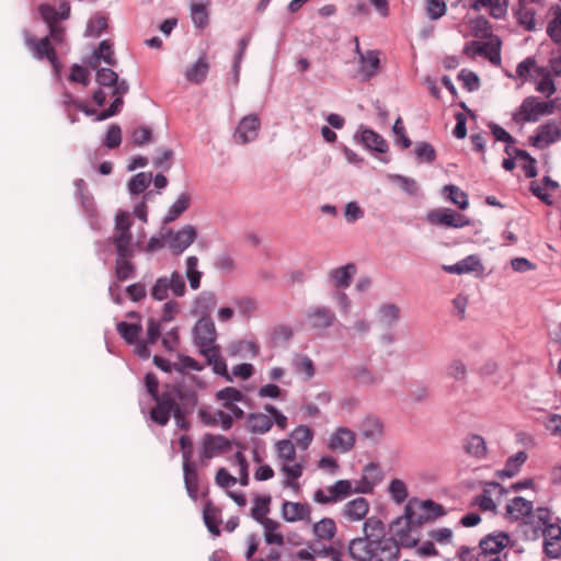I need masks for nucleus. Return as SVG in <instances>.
<instances>
[{
    "label": "nucleus",
    "mask_w": 561,
    "mask_h": 561,
    "mask_svg": "<svg viewBox=\"0 0 561 561\" xmlns=\"http://www.w3.org/2000/svg\"><path fill=\"white\" fill-rule=\"evenodd\" d=\"M153 400L156 401V407L150 411V417L161 426L168 424L178 401L186 408L196 407L198 402L196 391L182 383L168 386L161 396Z\"/></svg>",
    "instance_id": "nucleus-1"
},
{
    "label": "nucleus",
    "mask_w": 561,
    "mask_h": 561,
    "mask_svg": "<svg viewBox=\"0 0 561 561\" xmlns=\"http://www.w3.org/2000/svg\"><path fill=\"white\" fill-rule=\"evenodd\" d=\"M278 460L282 462L280 471L284 474L283 486L300 492L299 478L304 473V459L297 460L296 445L291 439H282L275 444Z\"/></svg>",
    "instance_id": "nucleus-2"
},
{
    "label": "nucleus",
    "mask_w": 561,
    "mask_h": 561,
    "mask_svg": "<svg viewBox=\"0 0 561 561\" xmlns=\"http://www.w3.org/2000/svg\"><path fill=\"white\" fill-rule=\"evenodd\" d=\"M387 553V559H397L398 546L391 539L374 541L368 538L353 539L348 546V554L355 561H370L376 556Z\"/></svg>",
    "instance_id": "nucleus-3"
},
{
    "label": "nucleus",
    "mask_w": 561,
    "mask_h": 561,
    "mask_svg": "<svg viewBox=\"0 0 561 561\" xmlns=\"http://www.w3.org/2000/svg\"><path fill=\"white\" fill-rule=\"evenodd\" d=\"M558 101L559 99L542 101L538 96H527L513 113V121L518 124L536 123L542 116L552 115L556 112Z\"/></svg>",
    "instance_id": "nucleus-4"
},
{
    "label": "nucleus",
    "mask_w": 561,
    "mask_h": 561,
    "mask_svg": "<svg viewBox=\"0 0 561 561\" xmlns=\"http://www.w3.org/2000/svg\"><path fill=\"white\" fill-rule=\"evenodd\" d=\"M445 515V508L431 500L420 501L412 499L404 510V519L409 527L422 525L423 523Z\"/></svg>",
    "instance_id": "nucleus-5"
},
{
    "label": "nucleus",
    "mask_w": 561,
    "mask_h": 561,
    "mask_svg": "<svg viewBox=\"0 0 561 561\" xmlns=\"http://www.w3.org/2000/svg\"><path fill=\"white\" fill-rule=\"evenodd\" d=\"M131 215L128 211L119 210L115 216L114 232L111 238L116 252L134 251Z\"/></svg>",
    "instance_id": "nucleus-6"
},
{
    "label": "nucleus",
    "mask_w": 561,
    "mask_h": 561,
    "mask_svg": "<svg viewBox=\"0 0 561 561\" xmlns=\"http://www.w3.org/2000/svg\"><path fill=\"white\" fill-rule=\"evenodd\" d=\"M169 290L176 297L185 295L186 287L182 275L174 271L170 276L159 277L151 288V297L156 300H164L169 296Z\"/></svg>",
    "instance_id": "nucleus-7"
},
{
    "label": "nucleus",
    "mask_w": 561,
    "mask_h": 561,
    "mask_svg": "<svg viewBox=\"0 0 561 561\" xmlns=\"http://www.w3.org/2000/svg\"><path fill=\"white\" fill-rule=\"evenodd\" d=\"M356 493L350 480H339L325 490L318 489L313 493V501L321 505L337 503Z\"/></svg>",
    "instance_id": "nucleus-8"
},
{
    "label": "nucleus",
    "mask_w": 561,
    "mask_h": 561,
    "mask_svg": "<svg viewBox=\"0 0 561 561\" xmlns=\"http://www.w3.org/2000/svg\"><path fill=\"white\" fill-rule=\"evenodd\" d=\"M217 331L211 318H199L194 327L195 343L199 347L201 354L206 348L219 347L215 344Z\"/></svg>",
    "instance_id": "nucleus-9"
},
{
    "label": "nucleus",
    "mask_w": 561,
    "mask_h": 561,
    "mask_svg": "<svg viewBox=\"0 0 561 561\" xmlns=\"http://www.w3.org/2000/svg\"><path fill=\"white\" fill-rule=\"evenodd\" d=\"M196 238L197 231L192 225H186L176 232L169 230L162 236V239H165V243L175 254L184 252Z\"/></svg>",
    "instance_id": "nucleus-10"
},
{
    "label": "nucleus",
    "mask_w": 561,
    "mask_h": 561,
    "mask_svg": "<svg viewBox=\"0 0 561 561\" xmlns=\"http://www.w3.org/2000/svg\"><path fill=\"white\" fill-rule=\"evenodd\" d=\"M230 448V442L221 435L205 434L202 440L201 463L207 461Z\"/></svg>",
    "instance_id": "nucleus-11"
},
{
    "label": "nucleus",
    "mask_w": 561,
    "mask_h": 561,
    "mask_svg": "<svg viewBox=\"0 0 561 561\" xmlns=\"http://www.w3.org/2000/svg\"><path fill=\"white\" fill-rule=\"evenodd\" d=\"M260 119L257 115L250 114L244 116L238 124L233 134L234 141L240 145H245L256 139L260 130Z\"/></svg>",
    "instance_id": "nucleus-12"
},
{
    "label": "nucleus",
    "mask_w": 561,
    "mask_h": 561,
    "mask_svg": "<svg viewBox=\"0 0 561 561\" xmlns=\"http://www.w3.org/2000/svg\"><path fill=\"white\" fill-rule=\"evenodd\" d=\"M280 516L287 523H310L311 506L308 503L284 501L280 506Z\"/></svg>",
    "instance_id": "nucleus-13"
},
{
    "label": "nucleus",
    "mask_w": 561,
    "mask_h": 561,
    "mask_svg": "<svg viewBox=\"0 0 561 561\" xmlns=\"http://www.w3.org/2000/svg\"><path fill=\"white\" fill-rule=\"evenodd\" d=\"M561 139V128L557 122L550 121L538 127L536 135L530 137L534 147L543 149Z\"/></svg>",
    "instance_id": "nucleus-14"
},
{
    "label": "nucleus",
    "mask_w": 561,
    "mask_h": 561,
    "mask_svg": "<svg viewBox=\"0 0 561 561\" xmlns=\"http://www.w3.org/2000/svg\"><path fill=\"white\" fill-rule=\"evenodd\" d=\"M428 220L435 225L453 228H462L469 225V219L465 215L449 208L433 210L428 215Z\"/></svg>",
    "instance_id": "nucleus-15"
},
{
    "label": "nucleus",
    "mask_w": 561,
    "mask_h": 561,
    "mask_svg": "<svg viewBox=\"0 0 561 561\" xmlns=\"http://www.w3.org/2000/svg\"><path fill=\"white\" fill-rule=\"evenodd\" d=\"M25 44L33 50L34 56L36 58H46L55 69L58 68L57 54L48 36H45L41 39L27 36L25 39Z\"/></svg>",
    "instance_id": "nucleus-16"
},
{
    "label": "nucleus",
    "mask_w": 561,
    "mask_h": 561,
    "mask_svg": "<svg viewBox=\"0 0 561 561\" xmlns=\"http://www.w3.org/2000/svg\"><path fill=\"white\" fill-rule=\"evenodd\" d=\"M510 543V536L506 533L500 531L485 536L480 540L479 550L480 556L495 557L500 556L501 551Z\"/></svg>",
    "instance_id": "nucleus-17"
},
{
    "label": "nucleus",
    "mask_w": 561,
    "mask_h": 561,
    "mask_svg": "<svg viewBox=\"0 0 561 561\" xmlns=\"http://www.w3.org/2000/svg\"><path fill=\"white\" fill-rule=\"evenodd\" d=\"M543 0H517L514 14L520 25L527 31H531L536 26V11L533 4H542Z\"/></svg>",
    "instance_id": "nucleus-18"
},
{
    "label": "nucleus",
    "mask_w": 561,
    "mask_h": 561,
    "mask_svg": "<svg viewBox=\"0 0 561 561\" xmlns=\"http://www.w3.org/2000/svg\"><path fill=\"white\" fill-rule=\"evenodd\" d=\"M356 440L355 433L347 427H337L329 438L328 448L333 451L347 453Z\"/></svg>",
    "instance_id": "nucleus-19"
},
{
    "label": "nucleus",
    "mask_w": 561,
    "mask_h": 561,
    "mask_svg": "<svg viewBox=\"0 0 561 561\" xmlns=\"http://www.w3.org/2000/svg\"><path fill=\"white\" fill-rule=\"evenodd\" d=\"M380 67V51L376 49L367 50L358 59V73L364 81L375 77Z\"/></svg>",
    "instance_id": "nucleus-20"
},
{
    "label": "nucleus",
    "mask_w": 561,
    "mask_h": 561,
    "mask_svg": "<svg viewBox=\"0 0 561 561\" xmlns=\"http://www.w3.org/2000/svg\"><path fill=\"white\" fill-rule=\"evenodd\" d=\"M217 305L218 298L214 291H202L193 301L192 313L199 318H211Z\"/></svg>",
    "instance_id": "nucleus-21"
},
{
    "label": "nucleus",
    "mask_w": 561,
    "mask_h": 561,
    "mask_svg": "<svg viewBox=\"0 0 561 561\" xmlns=\"http://www.w3.org/2000/svg\"><path fill=\"white\" fill-rule=\"evenodd\" d=\"M545 551L551 558L561 556V526L559 524H549L543 529Z\"/></svg>",
    "instance_id": "nucleus-22"
},
{
    "label": "nucleus",
    "mask_w": 561,
    "mask_h": 561,
    "mask_svg": "<svg viewBox=\"0 0 561 561\" xmlns=\"http://www.w3.org/2000/svg\"><path fill=\"white\" fill-rule=\"evenodd\" d=\"M341 512L348 522H359L369 512V503L365 497H356L345 503Z\"/></svg>",
    "instance_id": "nucleus-23"
},
{
    "label": "nucleus",
    "mask_w": 561,
    "mask_h": 561,
    "mask_svg": "<svg viewBox=\"0 0 561 561\" xmlns=\"http://www.w3.org/2000/svg\"><path fill=\"white\" fill-rule=\"evenodd\" d=\"M381 480L379 467L376 463H368L364 468V474L362 479L354 486L356 493H370Z\"/></svg>",
    "instance_id": "nucleus-24"
},
{
    "label": "nucleus",
    "mask_w": 561,
    "mask_h": 561,
    "mask_svg": "<svg viewBox=\"0 0 561 561\" xmlns=\"http://www.w3.org/2000/svg\"><path fill=\"white\" fill-rule=\"evenodd\" d=\"M209 69L207 57L203 55L185 70L184 76L188 82L201 84L206 80Z\"/></svg>",
    "instance_id": "nucleus-25"
},
{
    "label": "nucleus",
    "mask_w": 561,
    "mask_h": 561,
    "mask_svg": "<svg viewBox=\"0 0 561 561\" xmlns=\"http://www.w3.org/2000/svg\"><path fill=\"white\" fill-rule=\"evenodd\" d=\"M135 251L116 252L115 276L118 280H126L134 276L135 266L131 257Z\"/></svg>",
    "instance_id": "nucleus-26"
},
{
    "label": "nucleus",
    "mask_w": 561,
    "mask_h": 561,
    "mask_svg": "<svg viewBox=\"0 0 561 561\" xmlns=\"http://www.w3.org/2000/svg\"><path fill=\"white\" fill-rule=\"evenodd\" d=\"M129 85L126 80H121V84H117L116 89L112 90V95L115 98L111 106L99 114L98 121L106 119L121 112L124 104L123 96L128 92Z\"/></svg>",
    "instance_id": "nucleus-27"
},
{
    "label": "nucleus",
    "mask_w": 561,
    "mask_h": 561,
    "mask_svg": "<svg viewBox=\"0 0 561 561\" xmlns=\"http://www.w3.org/2000/svg\"><path fill=\"white\" fill-rule=\"evenodd\" d=\"M503 488L500 483L490 482L486 483L483 492L474 497V504L478 505L482 511H494L496 504L492 499L493 494H502Z\"/></svg>",
    "instance_id": "nucleus-28"
},
{
    "label": "nucleus",
    "mask_w": 561,
    "mask_h": 561,
    "mask_svg": "<svg viewBox=\"0 0 561 561\" xmlns=\"http://www.w3.org/2000/svg\"><path fill=\"white\" fill-rule=\"evenodd\" d=\"M356 273L355 264H346L329 272V278L337 288H347Z\"/></svg>",
    "instance_id": "nucleus-29"
},
{
    "label": "nucleus",
    "mask_w": 561,
    "mask_h": 561,
    "mask_svg": "<svg viewBox=\"0 0 561 561\" xmlns=\"http://www.w3.org/2000/svg\"><path fill=\"white\" fill-rule=\"evenodd\" d=\"M533 502L522 496L514 497L506 506V514L511 519L518 520L529 516L533 512Z\"/></svg>",
    "instance_id": "nucleus-30"
},
{
    "label": "nucleus",
    "mask_w": 561,
    "mask_h": 561,
    "mask_svg": "<svg viewBox=\"0 0 561 561\" xmlns=\"http://www.w3.org/2000/svg\"><path fill=\"white\" fill-rule=\"evenodd\" d=\"M443 270L450 274H467L472 272H480L482 270V265L477 256L469 255L456 264L443 265Z\"/></svg>",
    "instance_id": "nucleus-31"
},
{
    "label": "nucleus",
    "mask_w": 561,
    "mask_h": 561,
    "mask_svg": "<svg viewBox=\"0 0 561 561\" xmlns=\"http://www.w3.org/2000/svg\"><path fill=\"white\" fill-rule=\"evenodd\" d=\"M183 473L187 494L195 501L199 491V479L195 465L193 462L183 463Z\"/></svg>",
    "instance_id": "nucleus-32"
},
{
    "label": "nucleus",
    "mask_w": 561,
    "mask_h": 561,
    "mask_svg": "<svg viewBox=\"0 0 561 561\" xmlns=\"http://www.w3.org/2000/svg\"><path fill=\"white\" fill-rule=\"evenodd\" d=\"M336 531V524L330 517H323L312 526V533L319 540L330 541L335 537Z\"/></svg>",
    "instance_id": "nucleus-33"
},
{
    "label": "nucleus",
    "mask_w": 561,
    "mask_h": 561,
    "mask_svg": "<svg viewBox=\"0 0 561 561\" xmlns=\"http://www.w3.org/2000/svg\"><path fill=\"white\" fill-rule=\"evenodd\" d=\"M210 0H192L191 18L196 27L204 28L208 24V5Z\"/></svg>",
    "instance_id": "nucleus-34"
},
{
    "label": "nucleus",
    "mask_w": 561,
    "mask_h": 561,
    "mask_svg": "<svg viewBox=\"0 0 561 561\" xmlns=\"http://www.w3.org/2000/svg\"><path fill=\"white\" fill-rule=\"evenodd\" d=\"M359 432L364 438L376 442L381 438L383 433V426L378 419L367 416L362 422Z\"/></svg>",
    "instance_id": "nucleus-35"
},
{
    "label": "nucleus",
    "mask_w": 561,
    "mask_h": 561,
    "mask_svg": "<svg viewBox=\"0 0 561 561\" xmlns=\"http://www.w3.org/2000/svg\"><path fill=\"white\" fill-rule=\"evenodd\" d=\"M528 455L526 451L520 450L515 455L511 456L502 470L499 471V477L501 478H512L516 476L522 466L526 462Z\"/></svg>",
    "instance_id": "nucleus-36"
},
{
    "label": "nucleus",
    "mask_w": 561,
    "mask_h": 561,
    "mask_svg": "<svg viewBox=\"0 0 561 561\" xmlns=\"http://www.w3.org/2000/svg\"><path fill=\"white\" fill-rule=\"evenodd\" d=\"M202 355L207 359L208 364L213 366L216 374L224 376L227 380L231 381L226 362L220 355L219 347L206 348Z\"/></svg>",
    "instance_id": "nucleus-37"
},
{
    "label": "nucleus",
    "mask_w": 561,
    "mask_h": 561,
    "mask_svg": "<svg viewBox=\"0 0 561 561\" xmlns=\"http://www.w3.org/2000/svg\"><path fill=\"white\" fill-rule=\"evenodd\" d=\"M465 451L478 459H482L486 456L488 448L484 438L480 435H470L466 438L463 444Z\"/></svg>",
    "instance_id": "nucleus-38"
},
{
    "label": "nucleus",
    "mask_w": 561,
    "mask_h": 561,
    "mask_svg": "<svg viewBox=\"0 0 561 561\" xmlns=\"http://www.w3.org/2000/svg\"><path fill=\"white\" fill-rule=\"evenodd\" d=\"M248 427L254 434H265L273 426V420L264 413H252L248 417Z\"/></svg>",
    "instance_id": "nucleus-39"
},
{
    "label": "nucleus",
    "mask_w": 561,
    "mask_h": 561,
    "mask_svg": "<svg viewBox=\"0 0 561 561\" xmlns=\"http://www.w3.org/2000/svg\"><path fill=\"white\" fill-rule=\"evenodd\" d=\"M308 320L312 328L325 329L333 323L334 313L327 308H316L308 313Z\"/></svg>",
    "instance_id": "nucleus-40"
},
{
    "label": "nucleus",
    "mask_w": 561,
    "mask_h": 561,
    "mask_svg": "<svg viewBox=\"0 0 561 561\" xmlns=\"http://www.w3.org/2000/svg\"><path fill=\"white\" fill-rule=\"evenodd\" d=\"M203 518L209 533H211L214 536H219V524L221 523L220 511L211 503H207L203 510Z\"/></svg>",
    "instance_id": "nucleus-41"
},
{
    "label": "nucleus",
    "mask_w": 561,
    "mask_h": 561,
    "mask_svg": "<svg viewBox=\"0 0 561 561\" xmlns=\"http://www.w3.org/2000/svg\"><path fill=\"white\" fill-rule=\"evenodd\" d=\"M362 142L370 150L385 153L388 150L386 140L376 131L371 129H365L362 133Z\"/></svg>",
    "instance_id": "nucleus-42"
},
{
    "label": "nucleus",
    "mask_w": 561,
    "mask_h": 561,
    "mask_svg": "<svg viewBox=\"0 0 561 561\" xmlns=\"http://www.w3.org/2000/svg\"><path fill=\"white\" fill-rule=\"evenodd\" d=\"M191 205V196L187 193H182L178 199L170 206L164 224H171L176 220Z\"/></svg>",
    "instance_id": "nucleus-43"
},
{
    "label": "nucleus",
    "mask_w": 561,
    "mask_h": 561,
    "mask_svg": "<svg viewBox=\"0 0 561 561\" xmlns=\"http://www.w3.org/2000/svg\"><path fill=\"white\" fill-rule=\"evenodd\" d=\"M260 524L264 528V538L266 543L277 546H282L284 543L283 535L278 533L280 524L277 520L268 518Z\"/></svg>",
    "instance_id": "nucleus-44"
},
{
    "label": "nucleus",
    "mask_w": 561,
    "mask_h": 561,
    "mask_svg": "<svg viewBox=\"0 0 561 561\" xmlns=\"http://www.w3.org/2000/svg\"><path fill=\"white\" fill-rule=\"evenodd\" d=\"M550 13L552 19L548 23L547 33L553 42L561 44V7L552 5Z\"/></svg>",
    "instance_id": "nucleus-45"
},
{
    "label": "nucleus",
    "mask_w": 561,
    "mask_h": 561,
    "mask_svg": "<svg viewBox=\"0 0 561 561\" xmlns=\"http://www.w3.org/2000/svg\"><path fill=\"white\" fill-rule=\"evenodd\" d=\"M270 503L271 496H256L254 500V505L251 510V516L257 522L262 523L265 519H268L267 514L270 513Z\"/></svg>",
    "instance_id": "nucleus-46"
},
{
    "label": "nucleus",
    "mask_w": 561,
    "mask_h": 561,
    "mask_svg": "<svg viewBox=\"0 0 561 561\" xmlns=\"http://www.w3.org/2000/svg\"><path fill=\"white\" fill-rule=\"evenodd\" d=\"M290 436L295 440V445L306 450L313 439V432L307 425H299L291 432Z\"/></svg>",
    "instance_id": "nucleus-47"
},
{
    "label": "nucleus",
    "mask_w": 561,
    "mask_h": 561,
    "mask_svg": "<svg viewBox=\"0 0 561 561\" xmlns=\"http://www.w3.org/2000/svg\"><path fill=\"white\" fill-rule=\"evenodd\" d=\"M443 192L447 194V198L457 205L460 209H467L469 206L468 195L458 186L449 184L445 185Z\"/></svg>",
    "instance_id": "nucleus-48"
},
{
    "label": "nucleus",
    "mask_w": 561,
    "mask_h": 561,
    "mask_svg": "<svg viewBox=\"0 0 561 561\" xmlns=\"http://www.w3.org/2000/svg\"><path fill=\"white\" fill-rule=\"evenodd\" d=\"M60 103L65 107V112L67 113V116L70 119V122L76 123L78 121V116H77L76 112L79 110L82 101L77 99L70 92L65 91L61 94Z\"/></svg>",
    "instance_id": "nucleus-49"
},
{
    "label": "nucleus",
    "mask_w": 561,
    "mask_h": 561,
    "mask_svg": "<svg viewBox=\"0 0 561 561\" xmlns=\"http://www.w3.org/2000/svg\"><path fill=\"white\" fill-rule=\"evenodd\" d=\"M198 257L195 255H191L186 259V277L190 282V286L192 289H198L201 286L202 272L197 270Z\"/></svg>",
    "instance_id": "nucleus-50"
},
{
    "label": "nucleus",
    "mask_w": 561,
    "mask_h": 561,
    "mask_svg": "<svg viewBox=\"0 0 561 561\" xmlns=\"http://www.w3.org/2000/svg\"><path fill=\"white\" fill-rule=\"evenodd\" d=\"M379 320L392 327L400 318V308L394 304H385L378 310Z\"/></svg>",
    "instance_id": "nucleus-51"
},
{
    "label": "nucleus",
    "mask_w": 561,
    "mask_h": 561,
    "mask_svg": "<svg viewBox=\"0 0 561 561\" xmlns=\"http://www.w3.org/2000/svg\"><path fill=\"white\" fill-rule=\"evenodd\" d=\"M152 174L150 172H140L134 175L129 183L128 190L131 194L142 193L151 183Z\"/></svg>",
    "instance_id": "nucleus-52"
},
{
    "label": "nucleus",
    "mask_w": 561,
    "mask_h": 561,
    "mask_svg": "<svg viewBox=\"0 0 561 561\" xmlns=\"http://www.w3.org/2000/svg\"><path fill=\"white\" fill-rule=\"evenodd\" d=\"M117 332L128 343L134 344L142 330L140 324H131L127 322L117 323Z\"/></svg>",
    "instance_id": "nucleus-53"
},
{
    "label": "nucleus",
    "mask_w": 561,
    "mask_h": 561,
    "mask_svg": "<svg viewBox=\"0 0 561 561\" xmlns=\"http://www.w3.org/2000/svg\"><path fill=\"white\" fill-rule=\"evenodd\" d=\"M488 48L483 49L482 55L489 59L494 66L501 65V41L499 37H491L489 42H485Z\"/></svg>",
    "instance_id": "nucleus-54"
},
{
    "label": "nucleus",
    "mask_w": 561,
    "mask_h": 561,
    "mask_svg": "<svg viewBox=\"0 0 561 561\" xmlns=\"http://www.w3.org/2000/svg\"><path fill=\"white\" fill-rule=\"evenodd\" d=\"M391 499L398 503H403L409 495L407 484L400 479H392L388 486Z\"/></svg>",
    "instance_id": "nucleus-55"
},
{
    "label": "nucleus",
    "mask_w": 561,
    "mask_h": 561,
    "mask_svg": "<svg viewBox=\"0 0 561 561\" xmlns=\"http://www.w3.org/2000/svg\"><path fill=\"white\" fill-rule=\"evenodd\" d=\"M95 80L100 85L111 87L112 90L116 89L117 84H121L118 75L110 68L98 69Z\"/></svg>",
    "instance_id": "nucleus-56"
},
{
    "label": "nucleus",
    "mask_w": 561,
    "mask_h": 561,
    "mask_svg": "<svg viewBox=\"0 0 561 561\" xmlns=\"http://www.w3.org/2000/svg\"><path fill=\"white\" fill-rule=\"evenodd\" d=\"M233 304L239 313L247 318H250L257 309L255 300L248 296L236 297Z\"/></svg>",
    "instance_id": "nucleus-57"
},
{
    "label": "nucleus",
    "mask_w": 561,
    "mask_h": 561,
    "mask_svg": "<svg viewBox=\"0 0 561 561\" xmlns=\"http://www.w3.org/2000/svg\"><path fill=\"white\" fill-rule=\"evenodd\" d=\"M425 10L430 20H437L446 13L447 5L444 0H427Z\"/></svg>",
    "instance_id": "nucleus-58"
},
{
    "label": "nucleus",
    "mask_w": 561,
    "mask_h": 561,
    "mask_svg": "<svg viewBox=\"0 0 561 561\" xmlns=\"http://www.w3.org/2000/svg\"><path fill=\"white\" fill-rule=\"evenodd\" d=\"M216 398L222 401L224 404H231V402L242 401L244 396L240 390L233 387H226L217 392Z\"/></svg>",
    "instance_id": "nucleus-59"
},
{
    "label": "nucleus",
    "mask_w": 561,
    "mask_h": 561,
    "mask_svg": "<svg viewBox=\"0 0 561 561\" xmlns=\"http://www.w3.org/2000/svg\"><path fill=\"white\" fill-rule=\"evenodd\" d=\"M195 407L186 408L184 404H182L180 401L176 402L175 409L173 410L172 414L175 420L176 425L182 430H188L190 424L186 421V414L191 413L194 410Z\"/></svg>",
    "instance_id": "nucleus-60"
},
{
    "label": "nucleus",
    "mask_w": 561,
    "mask_h": 561,
    "mask_svg": "<svg viewBox=\"0 0 561 561\" xmlns=\"http://www.w3.org/2000/svg\"><path fill=\"white\" fill-rule=\"evenodd\" d=\"M389 179L392 182L398 183L399 186L401 187V190L404 191L407 194L415 195L417 193L419 187H417L415 180L400 175V174L390 175Z\"/></svg>",
    "instance_id": "nucleus-61"
},
{
    "label": "nucleus",
    "mask_w": 561,
    "mask_h": 561,
    "mask_svg": "<svg viewBox=\"0 0 561 561\" xmlns=\"http://www.w3.org/2000/svg\"><path fill=\"white\" fill-rule=\"evenodd\" d=\"M122 142V129L118 125L112 124L106 133L104 145L108 149L117 148Z\"/></svg>",
    "instance_id": "nucleus-62"
},
{
    "label": "nucleus",
    "mask_w": 561,
    "mask_h": 561,
    "mask_svg": "<svg viewBox=\"0 0 561 561\" xmlns=\"http://www.w3.org/2000/svg\"><path fill=\"white\" fill-rule=\"evenodd\" d=\"M537 68L536 60L531 57H527L523 61H520L516 67V75L518 78L531 80V75L535 73V69Z\"/></svg>",
    "instance_id": "nucleus-63"
},
{
    "label": "nucleus",
    "mask_w": 561,
    "mask_h": 561,
    "mask_svg": "<svg viewBox=\"0 0 561 561\" xmlns=\"http://www.w3.org/2000/svg\"><path fill=\"white\" fill-rule=\"evenodd\" d=\"M535 83H536L535 90L538 93H541L542 95H545L547 99H550L551 95H553L557 91V88H556V84L553 81V76L547 77L543 79H538Z\"/></svg>",
    "instance_id": "nucleus-64"
}]
</instances>
